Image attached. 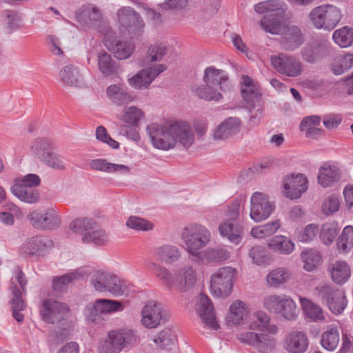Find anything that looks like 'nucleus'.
Segmentation results:
<instances>
[{"label": "nucleus", "mask_w": 353, "mask_h": 353, "mask_svg": "<svg viewBox=\"0 0 353 353\" xmlns=\"http://www.w3.org/2000/svg\"><path fill=\"white\" fill-rule=\"evenodd\" d=\"M176 336L170 329H165L154 338L153 341L157 346L163 350L170 351L175 345Z\"/></svg>", "instance_id": "47"}, {"label": "nucleus", "mask_w": 353, "mask_h": 353, "mask_svg": "<svg viewBox=\"0 0 353 353\" xmlns=\"http://www.w3.org/2000/svg\"><path fill=\"white\" fill-rule=\"evenodd\" d=\"M250 331H261L269 334H276L278 332V326L271 323L269 315L262 310H257L252 315L251 321L248 325Z\"/></svg>", "instance_id": "25"}, {"label": "nucleus", "mask_w": 353, "mask_h": 353, "mask_svg": "<svg viewBox=\"0 0 353 353\" xmlns=\"http://www.w3.org/2000/svg\"><path fill=\"white\" fill-rule=\"evenodd\" d=\"M282 345L288 353H304L308 347V339L303 332L292 331L285 336Z\"/></svg>", "instance_id": "22"}, {"label": "nucleus", "mask_w": 353, "mask_h": 353, "mask_svg": "<svg viewBox=\"0 0 353 353\" xmlns=\"http://www.w3.org/2000/svg\"><path fill=\"white\" fill-rule=\"evenodd\" d=\"M166 70L163 64H158L142 69L132 77L128 78L129 85L136 90L147 89L154 79Z\"/></svg>", "instance_id": "14"}, {"label": "nucleus", "mask_w": 353, "mask_h": 353, "mask_svg": "<svg viewBox=\"0 0 353 353\" xmlns=\"http://www.w3.org/2000/svg\"><path fill=\"white\" fill-rule=\"evenodd\" d=\"M152 145L159 150H168L178 143L184 149L194 143V133L189 123L182 120H168L162 125L150 123L146 128Z\"/></svg>", "instance_id": "1"}, {"label": "nucleus", "mask_w": 353, "mask_h": 353, "mask_svg": "<svg viewBox=\"0 0 353 353\" xmlns=\"http://www.w3.org/2000/svg\"><path fill=\"white\" fill-rule=\"evenodd\" d=\"M291 272L285 267H278L270 270L265 276V281L270 288L279 289L291 279Z\"/></svg>", "instance_id": "31"}, {"label": "nucleus", "mask_w": 353, "mask_h": 353, "mask_svg": "<svg viewBox=\"0 0 353 353\" xmlns=\"http://www.w3.org/2000/svg\"><path fill=\"white\" fill-rule=\"evenodd\" d=\"M236 270L230 266L223 267L213 273L210 278V290L217 297H227L232 292Z\"/></svg>", "instance_id": "6"}, {"label": "nucleus", "mask_w": 353, "mask_h": 353, "mask_svg": "<svg viewBox=\"0 0 353 353\" xmlns=\"http://www.w3.org/2000/svg\"><path fill=\"white\" fill-rule=\"evenodd\" d=\"M272 65L280 74L288 77H296L300 76L303 70V63L296 57L280 53L271 56Z\"/></svg>", "instance_id": "10"}, {"label": "nucleus", "mask_w": 353, "mask_h": 353, "mask_svg": "<svg viewBox=\"0 0 353 353\" xmlns=\"http://www.w3.org/2000/svg\"><path fill=\"white\" fill-rule=\"evenodd\" d=\"M339 228L336 222L326 223L323 225L320 237L325 244H331L336 237Z\"/></svg>", "instance_id": "61"}, {"label": "nucleus", "mask_w": 353, "mask_h": 353, "mask_svg": "<svg viewBox=\"0 0 353 353\" xmlns=\"http://www.w3.org/2000/svg\"><path fill=\"white\" fill-rule=\"evenodd\" d=\"M307 188L308 181L303 174H288L283 179L282 193L288 199H299Z\"/></svg>", "instance_id": "12"}, {"label": "nucleus", "mask_w": 353, "mask_h": 353, "mask_svg": "<svg viewBox=\"0 0 353 353\" xmlns=\"http://www.w3.org/2000/svg\"><path fill=\"white\" fill-rule=\"evenodd\" d=\"M97 307L102 314H109L123 310L121 302L109 299H97Z\"/></svg>", "instance_id": "63"}, {"label": "nucleus", "mask_w": 353, "mask_h": 353, "mask_svg": "<svg viewBox=\"0 0 353 353\" xmlns=\"http://www.w3.org/2000/svg\"><path fill=\"white\" fill-rule=\"evenodd\" d=\"M334 43L341 48H347L353 44V28L344 26L336 30L332 34Z\"/></svg>", "instance_id": "46"}, {"label": "nucleus", "mask_w": 353, "mask_h": 353, "mask_svg": "<svg viewBox=\"0 0 353 353\" xmlns=\"http://www.w3.org/2000/svg\"><path fill=\"white\" fill-rule=\"evenodd\" d=\"M39 312L42 320L49 324H59L67 320L70 315L66 304L52 299L43 301Z\"/></svg>", "instance_id": "11"}, {"label": "nucleus", "mask_w": 353, "mask_h": 353, "mask_svg": "<svg viewBox=\"0 0 353 353\" xmlns=\"http://www.w3.org/2000/svg\"><path fill=\"white\" fill-rule=\"evenodd\" d=\"M299 301L307 319L312 322H323L325 320V313L319 305L301 296L299 297Z\"/></svg>", "instance_id": "33"}, {"label": "nucleus", "mask_w": 353, "mask_h": 353, "mask_svg": "<svg viewBox=\"0 0 353 353\" xmlns=\"http://www.w3.org/2000/svg\"><path fill=\"white\" fill-rule=\"evenodd\" d=\"M287 294L271 293L262 299L263 307L269 313L276 314Z\"/></svg>", "instance_id": "42"}, {"label": "nucleus", "mask_w": 353, "mask_h": 353, "mask_svg": "<svg viewBox=\"0 0 353 353\" xmlns=\"http://www.w3.org/2000/svg\"><path fill=\"white\" fill-rule=\"evenodd\" d=\"M254 10L259 14L276 12L274 15L283 16L286 10V4L281 0H268L255 5Z\"/></svg>", "instance_id": "38"}, {"label": "nucleus", "mask_w": 353, "mask_h": 353, "mask_svg": "<svg viewBox=\"0 0 353 353\" xmlns=\"http://www.w3.org/2000/svg\"><path fill=\"white\" fill-rule=\"evenodd\" d=\"M327 40H316L307 44L301 51L302 58L307 63H313L325 57L329 52Z\"/></svg>", "instance_id": "23"}, {"label": "nucleus", "mask_w": 353, "mask_h": 353, "mask_svg": "<svg viewBox=\"0 0 353 353\" xmlns=\"http://www.w3.org/2000/svg\"><path fill=\"white\" fill-rule=\"evenodd\" d=\"M285 48L294 50L299 48L303 42V35L297 26L290 27L285 34Z\"/></svg>", "instance_id": "45"}, {"label": "nucleus", "mask_w": 353, "mask_h": 353, "mask_svg": "<svg viewBox=\"0 0 353 353\" xmlns=\"http://www.w3.org/2000/svg\"><path fill=\"white\" fill-rule=\"evenodd\" d=\"M96 222L88 218H79L73 221L70 225V229L77 234L83 236L89 233L92 230L95 229Z\"/></svg>", "instance_id": "56"}, {"label": "nucleus", "mask_w": 353, "mask_h": 353, "mask_svg": "<svg viewBox=\"0 0 353 353\" xmlns=\"http://www.w3.org/2000/svg\"><path fill=\"white\" fill-rule=\"evenodd\" d=\"M342 18L341 9L330 3L314 8L308 14L309 21L314 28L325 31L334 30Z\"/></svg>", "instance_id": "4"}, {"label": "nucleus", "mask_w": 353, "mask_h": 353, "mask_svg": "<svg viewBox=\"0 0 353 353\" xmlns=\"http://www.w3.org/2000/svg\"><path fill=\"white\" fill-rule=\"evenodd\" d=\"M98 68L106 77L116 74L118 70L111 55L105 51H101L98 54Z\"/></svg>", "instance_id": "44"}, {"label": "nucleus", "mask_w": 353, "mask_h": 353, "mask_svg": "<svg viewBox=\"0 0 353 353\" xmlns=\"http://www.w3.org/2000/svg\"><path fill=\"white\" fill-rule=\"evenodd\" d=\"M85 69L74 65H67L59 71L61 83L67 86L81 88L85 85L84 79Z\"/></svg>", "instance_id": "21"}, {"label": "nucleus", "mask_w": 353, "mask_h": 353, "mask_svg": "<svg viewBox=\"0 0 353 353\" xmlns=\"http://www.w3.org/2000/svg\"><path fill=\"white\" fill-rule=\"evenodd\" d=\"M241 122L236 117H230L221 122L214 130L213 138L216 140H225L239 132Z\"/></svg>", "instance_id": "28"}, {"label": "nucleus", "mask_w": 353, "mask_h": 353, "mask_svg": "<svg viewBox=\"0 0 353 353\" xmlns=\"http://www.w3.org/2000/svg\"><path fill=\"white\" fill-rule=\"evenodd\" d=\"M47 166L57 170H65L67 168L66 163L63 157L59 154L54 152L53 150L46 154L41 160Z\"/></svg>", "instance_id": "62"}, {"label": "nucleus", "mask_w": 353, "mask_h": 353, "mask_svg": "<svg viewBox=\"0 0 353 353\" xmlns=\"http://www.w3.org/2000/svg\"><path fill=\"white\" fill-rule=\"evenodd\" d=\"M299 313L296 302L291 296L287 295L276 315L287 321H294Z\"/></svg>", "instance_id": "41"}, {"label": "nucleus", "mask_w": 353, "mask_h": 353, "mask_svg": "<svg viewBox=\"0 0 353 353\" xmlns=\"http://www.w3.org/2000/svg\"><path fill=\"white\" fill-rule=\"evenodd\" d=\"M203 81L207 84L217 88L220 91L225 92L230 88V83L226 73L221 70L214 67H208L205 69Z\"/></svg>", "instance_id": "29"}, {"label": "nucleus", "mask_w": 353, "mask_h": 353, "mask_svg": "<svg viewBox=\"0 0 353 353\" xmlns=\"http://www.w3.org/2000/svg\"><path fill=\"white\" fill-rule=\"evenodd\" d=\"M181 238L190 257L200 259L202 252L199 250L205 248L210 241L211 233L202 225L191 223L183 228Z\"/></svg>", "instance_id": "3"}, {"label": "nucleus", "mask_w": 353, "mask_h": 353, "mask_svg": "<svg viewBox=\"0 0 353 353\" xmlns=\"http://www.w3.org/2000/svg\"><path fill=\"white\" fill-rule=\"evenodd\" d=\"M283 16L270 14L263 17L261 21V26L267 32L277 34L281 30Z\"/></svg>", "instance_id": "55"}, {"label": "nucleus", "mask_w": 353, "mask_h": 353, "mask_svg": "<svg viewBox=\"0 0 353 353\" xmlns=\"http://www.w3.org/2000/svg\"><path fill=\"white\" fill-rule=\"evenodd\" d=\"M250 314V310L247 304L242 301L236 300L230 306L227 322L234 325H242Z\"/></svg>", "instance_id": "27"}, {"label": "nucleus", "mask_w": 353, "mask_h": 353, "mask_svg": "<svg viewBox=\"0 0 353 353\" xmlns=\"http://www.w3.org/2000/svg\"><path fill=\"white\" fill-rule=\"evenodd\" d=\"M301 258L303 262V269L312 272L317 268L321 261L320 253L314 250H306L301 252Z\"/></svg>", "instance_id": "49"}, {"label": "nucleus", "mask_w": 353, "mask_h": 353, "mask_svg": "<svg viewBox=\"0 0 353 353\" xmlns=\"http://www.w3.org/2000/svg\"><path fill=\"white\" fill-rule=\"evenodd\" d=\"M104 44L119 59L129 58L135 50V45L131 40L123 38L111 39L108 35L105 36Z\"/></svg>", "instance_id": "18"}, {"label": "nucleus", "mask_w": 353, "mask_h": 353, "mask_svg": "<svg viewBox=\"0 0 353 353\" xmlns=\"http://www.w3.org/2000/svg\"><path fill=\"white\" fill-rule=\"evenodd\" d=\"M166 318V312L159 303L148 301L141 310V323L146 328H156L164 323Z\"/></svg>", "instance_id": "13"}, {"label": "nucleus", "mask_w": 353, "mask_h": 353, "mask_svg": "<svg viewBox=\"0 0 353 353\" xmlns=\"http://www.w3.org/2000/svg\"><path fill=\"white\" fill-rule=\"evenodd\" d=\"M195 95L207 101H218L222 99L220 90L210 84L200 85L194 89Z\"/></svg>", "instance_id": "43"}, {"label": "nucleus", "mask_w": 353, "mask_h": 353, "mask_svg": "<svg viewBox=\"0 0 353 353\" xmlns=\"http://www.w3.org/2000/svg\"><path fill=\"white\" fill-rule=\"evenodd\" d=\"M353 66V54H339L336 56L332 64V70L339 75L350 70Z\"/></svg>", "instance_id": "51"}, {"label": "nucleus", "mask_w": 353, "mask_h": 353, "mask_svg": "<svg viewBox=\"0 0 353 353\" xmlns=\"http://www.w3.org/2000/svg\"><path fill=\"white\" fill-rule=\"evenodd\" d=\"M91 170L106 173L128 174L130 169L123 164L112 163L105 159H95L89 162Z\"/></svg>", "instance_id": "32"}, {"label": "nucleus", "mask_w": 353, "mask_h": 353, "mask_svg": "<svg viewBox=\"0 0 353 353\" xmlns=\"http://www.w3.org/2000/svg\"><path fill=\"white\" fill-rule=\"evenodd\" d=\"M85 272L82 270H77L74 272L65 274L60 277L54 279L53 281L52 288L55 291H62L69 283L74 281L83 278Z\"/></svg>", "instance_id": "52"}, {"label": "nucleus", "mask_w": 353, "mask_h": 353, "mask_svg": "<svg viewBox=\"0 0 353 353\" xmlns=\"http://www.w3.org/2000/svg\"><path fill=\"white\" fill-rule=\"evenodd\" d=\"M150 268L153 274L170 290L185 292L193 288L197 280L196 271L191 265L179 268L173 275L167 268L156 263H152Z\"/></svg>", "instance_id": "2"}, {"label": "nucleus", "mask_w": 353, "mask_h": 353, "mask_svg": "<svg viewBox=\"0 0 353 353\" xmlns=\"http://www.w3.org/2000/svg\"><path fill=\"white\" fill-rule=\"evenodd\" d=\"M53 246L51 240L46 237L37 236L27 239L20 247L21 255L39 256L43 254Z\"/></svg>", "instance_id": "19"}, {"label": "nucleus", "mask_w": 353, "mask_h": 353, "mask_svg": "<svg viewBox=\"0 0 353 353\" xmlns=\"http://www.w3.org/2000/svg\"><path fill=\"white\" fill-rule=\"evenodd\" d=\"M327 271L331 280L339 285L347 283L352 274L350 265L345 260L332 261L327 265Z\"/></svg>", "instance_id": "24"}, {"label": "nucleus", "mask_w": 353, "mask_h": 353, "mask_svg": "<svg viewBox=\"0 0 353 353\" xmlns=\"http://www.w3.org/2000/svg\"><path fill=\"white\" fill-rule=\"evenodd\" d=\"M275 208L269 196L260 192H254L250 198V216L255 222L267 219Z\"/></svg>", "instance_id": "9"}, {"label": "nucleus", "mask_w": 353, "mask_h": 353, "mask_svg": "<svg viewBox=\"0 0 353 353\" xmlns=\"http://www.w3.org/2000/svg\"><path fill=\"white\" fill-rule=\"evenodd\" d=\"M340 340L339 329L336 327H329L322 334L321 343L324 349L334 351L338 347Z\"/></svg>", "instance_id": "40"}, {"label": "nucleus", "mask_w": 353, "mask_h": 353, "mask_svg": "<svg viewBox=\"0 0 353 353\" xmlns=\"http://www.w3.org/2000/svg\"><path fill=\"white\" fill-rule=\"evenodd\" d=\"M85 243H93L97 245H104L109 241V236L105 230L98 228L96 225L95 229L92 230L89 233H86L81 239Z\"/></svg>", "instance_id": "53"}, {"label": "nucleus", "mask_w": 353, "mask_h": 353, "mask_svg": "<svg viewBox=\"0 0 353 353\" xmlns=\"http://www.w3.org/2000/svg\"><path fill=\"white\" fill-rule=\"evenodd\" d=\"M10 190L16 197L25 203H34L39 201V193L32 188L12 185Z\"/></svg>", "instance_id": "50"}, {"label": "nucleus", "mask_w": 353, "mask_h": 353, "mask_svg": "<svg viewBox=\"0 0 353 353\" xmlns=\"http://www.w3.org/2000/svg\"><path fill=\"white\" fill-rule=\"evenodd\" d=\"M220 234L227 238L231 243L239 244L242 240V228L234 221H227L220 224Z\"/></svg>", "instance_id": "35"}, {"label": "nucleus", "mask_w": 353, "mask_h": 353, "mask_svg": "<svg viewBox=\"0 0 353 353\" xmlns=\"http://www.w3.org/2000/svg\"><path fill=\"white\" fill-rule=\"evenodd\" d=\"M338 247L342 252H347L353 245V227L346 226L337 241Z\"/></svg>", "instance_id": "64"}, {"label": "nucleus", "mask_w": 353, "mask_h": 353, "mask_svg": "<svg viewBox=\"0 0 353 353\" xmlns=\"http://www.w3.org/2000/svg\"><path fill=\"white\" fill-rule=\"evenodd\" d=\"M347 299L342 291L336 292L330 301L327 303L330 310L335 314H340L347 306Z\"/></svg>", "instance_id": "60"}, {"label": "nucleus", "mask_w": 353, "mask_h": 353, "mask_svg": "<svg viewBox=\"0 0 353 353\" xmlns=\"http://www.w3.org/2000/svg\"><path fill=\"white\" fill-rule=\"evenodd\" d=\"M267 247L275 254L287 256L294 251L295 243L290 237L280 234L270 238Z\"/></svg>", "instance_id": "26"}, {"label": "nucleus", "mask_w": 353, "mask_h": 353, "mask_svg": "<svg viewBox=\"0 0 353 353\" xmlns=\"http://www.w3.org/2000/svg\"><path fill=\"white\" fill-rule=\"evenodd\" d=\"M32 153L41 161L53 150V142L46 138H37L34 139L30 145Z\"/></svg>", "instance_id": "39"}, {"label": "nucleus", "mask_w": 353, "mask_h": 353, "mask_svg": "<svg viewBox=\"0 0 353 353\" xmlns=\"http://www.w3.org/2000/svg\"><path fill=\"white\" fill-rule=\"evenodd\" d=\"M340 290L334 288L333 286L329 284L320 283L314 289L313 294L322 302H325L326 304L334 296L336 292Z\"/></svg>", "instance_id": "59"}, {"label": "nucleus", "mask_w": 353, "mask_h": 353, "mask_svg": "<svg viewBox=\"0 0 353 353\" xmlns=\"http://www.w3.org/2000/svg\"><path fill=\"white\" fill-rule=\"evenodd\" d=\"M119 23L130 34H140L142 32L143 23L139 14L130 7H123L117 12Z\"/></svg>", "instance_id": "17"}, {"label": "nucleus", "mask_w": 353, "mask_h": 353, "mask_svg": "<svg viewBox=\"0 0 353 353\" xmlns=\"http://www.w3.org/2000/svg\"><path fill=\"white\" fill-rule=\"evenodd\" d=\"M28 218L33 227L41 230H52L60 224L57 213L53 208H47L43 212L33 211L28 215Z\"/></svg>", "instance_id": "16"}, {"label": "nucleus", "mask_w": 353, "mask_h": 353, "mask_svg": "<svg viewBox=\"0 0 353 353\" xmlns=\"http://www.w3.org/2000/svg\"><path fill=\"white\" fill-rule=\"evenodd\" d=\"M137 341L135 332L128 328H117L110 330L103 341H101L99 353H121Z\"/></svg>", "instance_id": "5"}, {"label": "nucleus", "mask_w": 353, "mask_h": 353, "mask_svg": "<svg viewBox=\"0 0 353 353\" xmlns=\"http://www.w3.org/2000/svg\"><path fill=\"white\" fill-rule=\"evenodd\" d=\"M167 52V48L163 44L155 43L150 46L147 55L143 59V65L150 62L159 61L162 59Z\"/></svg>", "instance_id": "58"}, {"label": "nucleus", "mask_w": 353, "mask_h": 353, "mask_svg": "<svg viewBox=\"0 0 353 353\" xmlns=\"http://www.w3.org/2000/svg\"><path fill=\"white\" fill-rule=\"evenodd\" d=\"M144 117L143 111L134 105L125 107L121 114L117 115L120 121L131 126H137Z\"/></svg>", "instance_id": "37"}, {"label": "nucleus", "mask_w": 353, "mask_h": 353, "mask_svg": "<svg viewBox=\"0 0 353 353\" xmlns=\"http://www.w3.org/2000/svg\"><path fill=\"white\" fill-rule=\"evenodd\" d=\"M154 255L159 262L172 265L180 259L181 251L177 246L166 243L156 248Z\"/></svg>", "instance_id": "30"}, {"label": "nucleus", "mask_w": 353, "mask_h": 353, "mask_svg": "<svg viewBox=\"0 0 353 353\" xmlns=\"http://www.w3.org/2000/svg\"><path fill=\"white\" fill-rule=\"evenodd\" d=\"M339 179L340 171L335 165L325 163L319 168L318 182L322 187H330Z\"/></svg>", "instance_id": "34"}, {"label": "nucleus", "mask_w": 353, "mask_h": 353, "mask_svg": "<svg viewBox=\"0 0 353 353\" xmlns=\"http://www.w3.org/2000/svg\"><path fill=\"white\" fill-rule=\"evenodd\" d=\"M112 274L97 270L95 271L91 277V283L94 288L99 292H106Z\"/></svg>", "instance_id": "54"}, {"label": "nucleus", "mask_w": 353, "mask_h": 353, "mask_svg": "<svg viewBox=\"0 0 353 353\" xmlns=\"http://www.w3.org/2000/svg\"><path fill=\"white\" fill-rule=\"evenodd\" d=\"M12 293L13 295L11 301L12 315L17 321L22 322L24 316L21 312L26 309V305L24 301L21 299V292L16 285L12 288Z\"/></svg>", "instance_id": "48"}, {"label": "nucleus", "mask_w": 353, "mask_h": 353, "mask_svg": "<svg viewBox=\"0 0 353 353\" xmlns=\"http://www.w3.org/2000/svg\"><path fill=\"white\" fill-rule=\"evenodd\" d=\"M272 335L247 331L238 334L236 339L242 343L252 346L259 353H271L276 345V339Z\"/></svg>", "instance_id": "8"}, {"label": "nucleus", "mask_w": 353, "mask_h": 353, "mask_svg": "<svg viewBox=\"0 0 353 353\" xmlns=\"http://www.w3.org/2000/svg\"><path fill=\"white\" fill-rule=\"evenodd\" d=\"M125 224L128 228L139 232L152 231L154 228L152 222L136 216H130L126 221Z\"/></svg>", "instance_id": "57"}, {"label": "nucleus", "mask_w": 353, "mask_h": 353, "mask_svg": "<svg viewBox=\"0 0 353 353\" xmlns=\"http://www.w3.org/2000/svg\"><path fill=\"white\" fill-rule=\"evenodd\" d=\"M241 85V96L246 103V108L249 112L256 108V114L250 117V120H252L262 114L260 86L248 75H242Z\"/></svg>", "instance_id": "7"}, {"label": "nucleus", "mask_w": 353, "mask_h": 353, "mask_svg": "<svg viewBox=\"0 0 353 353\" xmlns=\"http://www.w3.org/2000/svg\"><path fill=\"white\" fill-rule=\"evenodd\" d=\"M195 309L203 323L212 330H218V323L214 307L210 299L204 294H200L196 299Z\"/></svg>", "instance_id": "15"}, {"label": "nucleus", "mask_w": 353, "mask_h": 353, "mask_svg": "<svg viewBox=\"0 0 353 353\" xmlns=\"http://www.w3.org/2000/svg\"><path fill=\"white\" fill-rule=\"evenodd\" d=\"M321 117L312 115L305 117L300 124V129L305 133L307 137L316 139L323 134V130L319 128Z\"/></svg>", "instance_id": "36"}, {"label": "nucleus", "mask_w": 353, "mask_h": 353, "mask_svg": "<svg viewBox=\"0 0 353 353\" xmlns=\"http://www.w3.org/2000/svg\"><path fill=\"white\" fill-rule=\"evenodd\" d=\"M105 93L108 99L117 106H125L136 100V96L121 83L110 85Z\"/></svg>", "instance_id": "20"}]
</instances>
